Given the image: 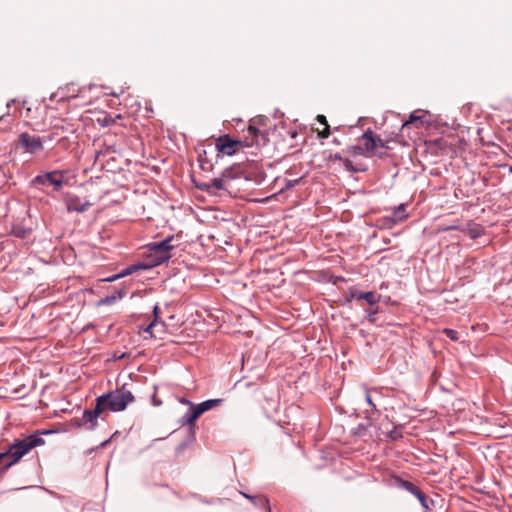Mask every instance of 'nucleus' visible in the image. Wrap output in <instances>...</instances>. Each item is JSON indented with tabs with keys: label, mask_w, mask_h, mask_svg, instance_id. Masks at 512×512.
<instances>
[{
	"label": "nucleus",
	"mask_w": 512,
	"mask_h": 512,
	"mask_svg": "<svg viewBox=\"0 0 512 512\" xmlns=\"http://www.w3.org/2000/svg\"><path fill=\"white\" fill-rule=\"evenodd\" d=\"M17 236H19V237H24V233L19 232V233H17Z\"/></svg>",
	"instance_id": "nucleus-32"
},
{
	"label": "nucleus",
	"mask_w": 512,
	"mask_h": 512,
	"mask_svg": "<svg viewBox=\"0 0 512 512\" xmlns=\"http://www.w3.org/2000/svg\"><path fill=\"white\" fill-rule=\"evenodd\" d=\"M180 402H181V403H183V404L189 405V406H190V407H192V408H193V406H195L191 401H189V400H187V399H185V398H182V399L180 400Z\"/></svg>",
	"instance_id": "nucleus-28"
},
{
	"label": "nucleus",
	"mask_w": 512,
	"mask_h": 512,
	"mask_svg": "<svg viewBox=\"0 0 512 512\" xmlns=\"http://www.w3.org/2000/svg\"><path fill=\"white\" fill-rule=\"evenodd\" d=\"M159 404H160V402H158V400L154 399V405H159Z\"/></svg>",
	"instance_id": "nucleus-34"
},
{
	"label": "nucleus",
	"mask_w": 512,
	"mask_h": 512,
	"mask_svg": "<svg viewBox=\"0 0 512 512\" xmlns=\"http://www.w3.org/2000/svg\"><path fill=\"white\" fill-rule=\"evenodd\" d=\"M243 496L249 499L254 505L262 506L266 508L268 512H271L269 500L267 498L261 496H251L245 493H243Z\"/></svg>",
	"instance_id": "nucleus-18"
},
{
	"label": "nucleus",
	"mask_w": 512,
	"mask_h": 512,
	"mask_svg": "<svg viewBox=\"0 0 512 512\" xmlns=\"http://www.w3.org/2000/svg\"><path fill=\"white\" fill-rule=\"evenodd\" d=\"M342 162L347 171H351V172L359 171V169H357L353 166L352 162L349 159H344Z\"/></svg>",
	"instance_id": "nucleus-24"
},
{
	"label": "nucleus",
	"mask_w": 512,
	"mask_h": 512,
	"mask_svg": "<svg viewBox=\"0 0 512 512\" xmlns=\"http://www.w3.org/2000/svg\"><path fill=\"white\" fill-rule=\"evenodd\" d=\"M176 241L174 236H170L163 241L148 244L146 247L148 262L145 267H155L168 261L171 258L170 251L178 246Z\"/></svg>",
	"instance_id": "nucleus-1"
},
{
	"label": "nucleus",
	"mask_w": 512,
	"mask_h": 512,
	"mask_svg": "<svg viewBox=\"0 0 512 512\" xmlns=\"http://www.w3.org/2000/svg\"><path fill=\"white\" fill-rule=\"evenodd\" d=\"M247 135H246V145L247 146H251V145H259L261 144V141L259 139V137H261L263 143L266 141V136L264 133H262L256 126H254L253 124H250L247 128Z\"/></svg>",
	"instance_id": "nucleus-10"
},
{
	"label": "nucleus",
	"mask_w": 512,
	"mask_h": 512,
	"mask_svg": "<svg viewBox=\"0 0 512 512\" xmlns=\"http://www.w3.org/2000/svg\"><path fill=\"white\" fill-rule=\"evenodd\" d=\"M330 158L332 159H335V160H339V161H343L344 159L340 156V154L336 153L335 155L333 156H330Z\"/></svg>",
	"instance_id": "nucleus-29"
},
{
	"label": "nucleus",
	"mask_w": 512,
	"mask_h": 512,
	"mask_svg": "<svg viewBox=\"0 0 512 512\" xmlns=\"http://www.w3.org/2000/svg\"><path fill=\"white\" fill-rule=\"evenodd\" d=\"M364 146H355L354 152L358 154H374L378 147L388 148L387 142L383 141L379 136L374 135L371 130H367L362 135Z\"/></svg>",
	"instance_id": "nucleus-5"
},
{
	"label": "nucleus",
	"mask_w": 512,
	"mask_h": 512,
	"mask_svg": "<svg viewBox=\"0 0 512 512\" xmlns=\"http://www.w3.org/2000/svg\"><path fill=\"white\" fill-rule=\"evenodd\" d=\"M165 324L162 321H158L157 317L151 322L144 331L149 333L152 337H160L165 332Z\"/></svg>",
	"instance_id": "nucleus-13"
},
{
	"label": "nucleus",
	"mask_w": 512,
	"mask_h": 512,
	"mask_svg": "<svg viewBox=\"0 0 512 512\" xmlns=\"http://www.w3.org/2000/svg\"><path fill=\"white\" fill-rule=\"evenodd\" d=\"M243 147L241 140L232 139L229 135H222L216 140V149L218 152L232 156Z\"/></svg>",
	"instance_id": "nucleus-7"
},
{
	"label": "nucleus",
	"mask_w": 512,
	"mask_h": 512,
	"mask_svg": "<svg viewBox=\"0 0 512 512\" xmlns=\"http://www.w3.org/2000/svg\"><path fill=\"white\" fill-rule=\"evenodd\" d=\"M375 314H376V311H373V312H371V313L369 314V318H368V319H369V321H371V322H374V321H375V317H374V316H375Z\"/></svg>",
	"instance_id": "nucleus-31"
},
{
	"label": "nucleus",
	"mask_w": 512,
	"mask_h": 512,
	"mask_svg": "<svg viewBox=\"0 0 512 512\" xmlns=\"http://www.w3.org/2000/svg\"><path fill=\"white\" fill-rule=\"evenodd\" d=\"M415 496L418 498L424 508H428L427 497L421 490Z\"/></svg>",
	"instance_id": "nucleus-23"
},
{
	"label": "nucleus",
	"mask_w": 512,
	"mask_h": 512,
	"mask_svg": "<svg viewBox=\"0 0 512 512\" xmlns=\"http://www.w3.org/2000/svg\"><path fill=\"white\" fill-rule=\"evenodd\" d=\"M223 402V399H210L206 400L191 409L183 415L180 422L182 425L192 426L195 424L197 419L206 411L219 406Z\"/></svg>",
	"instance_id": "nucleus-4"
},
{
	"label": "nucleus",
	"mask_w": 512,
	"mask_h": 512,
	"mask_svg": "<svg viewBox=\"0 0 512 512\" xmlns=\"http://www.w3.org/2000/svg\"><path fill=\"white\" fill-rule=\"evenodd\" d=\"M90 206L89 201H82L78 197H69L66 200V207L69 212H85Z\"/></svg>",
	"instance_id": "nucleus-11"
},
{
	"label": "nucleus",
	"mask_w": 512,
	"mask_h": 512,
	"mask_svg": "<svg viewBox=\"0 0 512 512\" xmlns=\"http://www.w3.org/2000/svg\"><path fill=\"white\" fill-rule=\"evenodd\" d=\"M97 399L102 401L105 411L119 412L125 410L128 404L134 401V396L131 391L122 387L121 389L101 395Z\"/></svg>",
	"instance_id": "nucleus-2"
},
{
	"label": "nucleus",
	"mask_w": 512,
	"mask_h": 512,
	"mask_svg": "<svg viewBox=\"0 0 512 512\" xmlns=\"http://www.w3.org/2000/svg\"><path fill=\"white\" fill-rule=\"evenodd\" d=\"M402 487L414 495H416L420 491V489L417 486L408 481H403Z\"/></svg>",
	"instance_id": "nucleus-21"
},
{
	"label": "nucleus",
	"mask_w": 512,
	"mask_h": 512,
	"mask_svg": "<svg viewBox=\"0 0 512 512\" xmlns=\"http://www.w3.org/2000/svg\"><path fill=\"white\" fill-rule=\"evenodd\" d=\"M355 298L360 301V300H364L366 301L369 305H375L376 303H378L379 299H380V295H378L377 293L373 292V291H370V292H361L359 293L358 295H354Z\"/></svg>",
	"instance_id": "nucleus-17"
},
{
	"label": "nucleus",
	"mask_w": 512,
	"mask_h": 512,
	"mask_svg": "<svg viewBox=\"0 0 512 512\" xmlns=\"http://www.w3.org/2000/svg\"><path fill=\"white\" fill-rule=\"evenodd\" d=\"M405 204L399 205L392 213L391 217H386L384 219V226L387 228H392L396 223L402 221L407 218V214H405Z\"/></svg>",
	"instance_id": "nucleus-12"
},
{
	"label": "nucleus",
	"mask_w": 512,
	"mask_h": 512,
	"mask_svg": "<svg viewBox=\"0 0 512 512\" xmlns=\"http://www.w3.org/2000/svg\"><path fill=\"white\" fill-rule=\"evenodd\" d=\"M15 463L17 462L14 461V458L12 456H10L9 450L0 453V475Z\"/></svg>",
	"instance_id": "nucleus-16"
},
{
	"label": "nucleus",
	"mask_w": 512,
	"mask_h": 512,
	"mask_svg": "<svg viewBox=\"0 0 512 512\" xmlns=\"http://www.w3.org/2000/svg\"><path fill=\"white\" fill-rule=\"evenodd\" d=\"M159 404H160V402H158V400L154 399V405H159Z\"/></svg>",
	"instance_id": "nucleus-33"
},
{
	"label": "nucleus",
	"mask_w": 512,
	"mask_h": 512,
	"mask_svg": "<svg viewBox=\"0 0 512 512\" xmlns=\"http://www.w3.org/2000/svg\"><path fill=\"white\" fill-rule=\"evenodd\" d=\"M45 443L38 435H29L23 439L16 440L9 446L10 456L14 458V461L18 462L24 455L37 446H41Z\"/></svg>",
	"instance_id": "nucleus-3"
},
{
	"label": "nucleus",
	"mask_w": 512,
	"mask_h": 512,
	"mask_svg": "<svg viewBox=\"0 0 512 512\" xmlns=\"http://www.w3.org/2000/svg\"><path fill=\"white\" fill-rule=\"evenodd\" d=\"M366 401L370 406L374 407L371 396L369 394L366 395Z\"/></svg>",
	"instance_id": "nucleus-30"
},
{
	"label": "nucleus",
	"mask_w": 512,
	"mask_h": 512,
	"mask_svg": "<svg viewBox=\"0 0 512 512\" xmlns=\"http://www.w3.org/2000/svg\"><path fill=\"white\" fill-rule=\"evenodd\" d=\"M139 268H140V266H137V265H134V266L128 267V268H126L122 273L117 274V275H115V276H113V277L108 278V279H107V281L111 282V281H114V280H116V279H119V278H121V277H123V276L129 275V274H131L133 271H135V270H137V269H139Z\"/></svg>",
	"instance_id": "nucleus-19"
},
{
	"label": "nucleus",
	"mask_w": 512,
	"mask_h": 512,
	"mask_svg": "<svg viewBox=\"0 0 512 512\" xmlns=\"http://www.w3.org/2000/svg\"><path fill=\"white\" fill-rule=\"evenodd\" d=\"M124 297V292L119 291L116 295L107 296L106 298L102 299L100 303L110 305L116 302L117 299H121Z\"/></svg>",
	"instance_id": "nucleus-20"
},
{
	"label": "nucleus",
	"mask_w": 512,
	"mask_h": 512,
	"mask_svg": "<svg viewBox=\"0 0 512 512\" xmlns=\"http://www.w3.org/2000/svg\"><path fill=\"white\" fill-rule=\"evenodd\" d=\"M157 310H158V307H155V308H154V313H155V314L157 313Z\"/></svg>",
	"instance_id": "nucleus-35"
},
{
	"label": "nucleus",
	"mask_w": 512,
	"mask_h": 512,
	"mask_svg": "<svg viewBox=\"0 0 512 512\" xmlns=\"http://www.w3.org/2000/svg\"><path fill=\"white\" fill-rule=\"evenodd\" d=\"M423 111L416 110L410 114L409 119L402 124L401 130H405L410 124H416L417 127L423 125Z\"/></svg>",
	"instance_id": "nucleus-15"
},
{
	"label": "nucleus",
	"mask_w": 512,
	"mask_h": 512,
	"mask_svg": "<svg viewBox=\"0 0 512 512\" xmlns=\"http://www.w3.org/2000/svg\"><path fill=\"white\" fill-rule=\"evenodd\" d=\"M231 179L230 177V171L226 170L223 174H222V177L220 178H214V179H211L209 184H208V187L209 188H213L215 190H223L226 188V182L227 180Z\"/></svg>",
	"instance_id": "nucleus-14"
},
{
	"label": "nucleus",
	"mask_w": 512,
	"mask_h": 512,
	"mask_svg": "<svg viewBox=\"0 0 512 512\" xmlns=\"http://www.w3.org/2000/svg\"><path fill=\"white\" fill-rule=\"evenodd\" d=\"M481 234V227L476 225L474 226V228L470 229V235L472 238H476L478 236H480Z\"/></svg>",
	"instance_id": "nucleus-25"
},
{
	"label": "nucleus",
	"mask_w": 512,
	"mask_h": 512,
	"mask_svg": "<svg viewBox=\"0 0 512 512\" xmlns=\"http://www.w3.org/2000/svg\"><path fill=\"white\" fill-rule=\"evenodd\" d=\"M442 333H444L448 338H450L453 341L458 340V332L453 329L445 328L443 329Z\"/></svg>",
	"instance_id": "nucleus-22"
},
{
	"label": "nucleus",
	"mask_w": 512,
	"mask_h": 512,
	"mask_svg": "<svg viewBox=\"0 0 512 512\" xmlns=\"http://www.w3.org/2000/svg\"><path fill=\"white\" fill-rule=\"evenodd\" d=\"M330 135V126H325L324 129L322 131H319L318 132V136L320 138H328Z\"/></svg>",
	"instance_id": "nucleus-26"
},
{
	"label": "nucleus",
	"mask_w": 512,
	"mask_h": 512,
	"mask_svg": "<svg viewBox=\"0 0 512 512\" xmlns=\"http://www.w3.org/2000/svg\"><path fill=\"white\" fill-rule=\"evenodd\" d=\"M18 142L25 152L30 154L38 153L44 149L41 137L31 135L27 132H23L19 135Z\"/></svg>",
	"instance_id": "nucleus-6"
},
{
	"label": "nucleus",
	"mask_w": 512,
	"mask_h": 512,
	"mask_svg": "<svg viewBox=\"0 0 512 512\" xmlns=\"http://www.w3.org/2000/svg\"><path fill=\"white\" fill-rule=\"evenodd\" d=\"M316 119L320 124H322L326 127L329 126L328 121L324 115L319 114V115H317Z\"/></svg>",
	"instance_id": "nucleus-27"
},
{
	"label": "nucleus",
	"mask_w": 512,
	"mask_h": 512,
	"mask_svg": "<svg viewBox=\"0 0 512 512\" xmlns=\"http://www.w3.org/2000/svg\"><path fill=\"white\" fill-rule=\"evenodd\" d=\"M105 412L102 401L96 399V405L94 409L85 410L83 412L82 421L87 424L90 423V428H94L97 424V418Z\"/></svg>",
	"instance_id": "nucleus-9"
},
{
	"label": "nucleus",
	"mask_w": 512,
	"mask_h": 512,
	"mask_svg": "<svg viewBox=\"0 0 512 512\" xmlns=\"http://www.w3.org/2000/svg\"><path fill=\"white\" fill-rule=\"evenodd\" d=\"M62 171H51L47 172L43 175H38L34 178L33 182L36 184H45L46 182L50 183L51 185L55 186L56 190H59L63 184L64 180L61 178H58V175H62Z\"/></svg>",
	"instance_id": "nucleus-8"
}]
</instances>
